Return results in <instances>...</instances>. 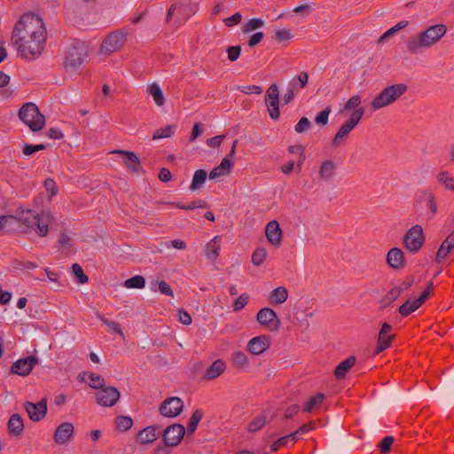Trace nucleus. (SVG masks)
Masks as SVG:
<instances>
[{
  "label": "nucleus",
  "mask_w": 454,
  "mask_h": 454,
  "mask_svg": "<svg viewBox=\"0 0 454 454\" xmlns=\"http://www.w3.org/2000/svg\"><path fill=\"white\" fill-rule=\"evenodd\" d=\"M386 261L393 270H401L405 267L404 254L397 247H393L387 252Z\"/></svg>",
  "instance_id": "nucleus-22"
},
{
  "label": "nucleus",
  "mask_w": 454,
  "mask_h": 454,
  "mask_svg": "<svg viewBox=\"0 0 454 454\" xmlns=\"http://www.w3.org/2000/svg\"><path fill=\"white\" fill-rule=\"evenodd\" d=\"M240 52L241 47L239 45L228 47L227 53L229 60L231 62L236 61L239 58Z\"/></svg>",
  "instance_id": "nucleus-59"
},
{
  "label": "nucleus",
  "mask_w": 454,
  "mask_h": 454,
  "mask_svg": "<svg viewBox=\"0 0 454 454\" xmlns=\"http://www.w3.org/2000/svg\"><path fill=\"white\" fill-rule=\"evenodd\" d=\"M113 153L123 155V162L129 170L137 176L139 175V172L142 168L141 161L135 153L124 150H115Z\"/></svg>",
  "instance_id": "nucleus-20"
},
{
  "label": "nucleus",
  "mask_w": 454,
  "mask_h": 454,
  "mask_svg": "<svg viewBox=\"0 0 454 454\" xmlns=\"http://www.w3.org/2000/svg\"><path fill=\"white\" fill-rule=\"evenodd\" d=\"M74 275L78 278L80 284L88 282V276L84 274L82 268L78 263H74L72 266Z\"/></svg>",
  "instance_id": "nucleus-53"
},
{
  "label": "nucleus",
  "mask_w": 454,
  "mask_h": 454,
  "mask_svg": "<svg viewBox=\"0 0 454 454\" xmlns=\"http://www.w3.org/2000/svg\"><path fill=\"white\" fill-rule=\"evenodd\" d=\"M24 408L32 421H41L47 413V400L46 398H43L37 403L26 402Z\"/></svg>",
  "instance_id": "nucleus-16"
},
{
  "label": "nucleus",
  "mask_w": 454,
  "mask_h": 454,
  "mask_svg": "<svg viewBox=\"0 0 454 454\" xmlns=\"http://www.w3.org/2000/svg\"><path fill=\"white\" fill-rule=\"evenodd\" d=\"M40 213H37L32 209H21V215H20V221L27 225V227L34 228L35 221Z\"/></svg>",
  "instance_id": "nucleus-35"
},
{
  "label": "nucleus",
  "mask_w": 454,
  "mask_h": 454,
  "mask_svg": "<svg viewBox=\"0 0 454 454\" xmlns=\"http://www.w3.org/2000/svg\"><path fill=\"white\" fill-rule=\"evenodd\" d=\"M51 215L49 212L42 211L35 221L33 228L40 237H45L49 232V224L51 222Z\"/></svg>",
  "instance_id": "nucleus-24"
},
{
  "label": "nucleus",
  "mask_w": 454,
  "mask_h": 454,
  "mask_svg": "<svg viewBox=\"0 0 454 454\" xmlns=\"http://www.w3.org/2000/svg\"><path fill=\"white\" fill-rule=\"evenodd\" d=\"M311 123L307 117H301L298 123L294 127V130L297 133H303L309 129Z\"/></svg>",
  "instance_id": "nucleus-56"
},
{
  "label": "nucleus",
  "mask_w": 454,
  "mask_h": 454,
  "mask_svg": "<svg viewBox=\"0 0 454 454\" xmlns=\"http://www.w3.org/2000/svg\"><path fill=\"white\" fill-rule=\"evenodd\" d=\"M325 398V396L322 393H318L311 396L304 405L303 411L305 412H311L314 409L319 407L323 403Z\"/></svg>",
  "instance_id": "nucleus-39"
},
{
  "label": "nucleus",
  "mask_w": 454,
  "mask_h": 454,
  "mask_svg": "<svg viewBox=\"0 0 454 454\" xmlns=\"http://www.w3.org/2000/svg\"><path fill=\"white\" fill-rule=\"evenodd\" d=\"M174 133V126L167 125L163 128L158 129L153 135V140H158L161 138H167L172 136Z\"/></svg>",
  "instance_id": "nucleus-48"
},
{
  "label": "nucleus",
  "mask_w": 454,
  "mask_h": 454,
  "mask_svg": "<svg viewBox=\"0 0 454 454\" xmlns=\"http://www.w3.org/2000/svg\"><path fill=\"white\" fill-rule=\"evenodd\" d=\"M226 369V364L222 359L215 360L206 371L204 374L205 380H215L218 378Z\"/></svg>",
  "instance_id": "nucleus-27"
},
{
  "label": "nucleus",
  "mask_w": 454,
  "mask_h": 454,
  "mask_svg": "<svg viewBox=\"0 0 454 454\" xmlns=\"http://www.w3.org/2000/svg\"><path fill=\"white\" fill-rule=\"evenodd\" d=\"M74 427L71 422L61 423L54 432V441L57 444L63 445L74 436Z\"/></svg>",
  "instance_id": "nucleus-19"
},
{
  "label": "nucleus",
  "mask_w": 454,
  "mask_h": 454,
  "mask_svg": "<svg viewBox=\"0 0 454 454\" xmlns=\"http://www.w3.org/2000/svg\"><path fill=\"white\" fill-rule=\"evenodd\" d=\"M265 234L271 245L277 247L281 245L283 232L276 220H272L266 224Z\"/></svg>",
  "instance_id": "nucleus-21"
},
{
  "label": "nucleus",
  "mask_w": 454,
  "mask_h": 454,
  "mask_svg": "<svg viewBox=\"0 0 454 454\" xmlns=\"http://www.w3.org/2000/svg\"><path fill=\"white\" fill-rule=\"evenodd\" d=\"M185 428L181 424L168 426L163 432V442L167 447H176L183 440Z\"/></svg>",
  "instance_id": "nucleus-10"
},
{
  "label": "nucleus",
  "mask_w": 454,
  "mask_h": 454,
  "mask_svg": "<svg viewBox=\"0 0 454 454\" xmlns=\"http://www.w3.org/2000/svg\"><path fill=\"white\" fill-rule=\"evenodd\" d=\"M44 187L46 189L47 192H51V196H55L58 192V189L56 187V183L53 179L51 178H47L45 181H44Z\"/></svg>",
  "instance_id": "nucleus-64"
},
{
  "label": "nucleus",
  "mask_w": 454,
  "mask_h": 454,
  "mask_svg": "<svg viewBox=\"0 0 454 454\" xmlns=\"http://www.w3.org/2000/svg\"><path fill=\"white\" fill-rule=\"evenodd\" d=\"M221 238L215 236L211 239L205 247L206 256L208 260L214 262L219 256Z\"/></svg>",
  "instance_id": "nucleus-29"
},
{
  "label": "nucleus",
  "mask_w": 454,
  "mask_h": 454,
  "mask_svg": "<svg viewBox=\"0 0 454 454\" xmlns=\"http://www.w3.org/2000/svg\"><path fill=\"white\" fill-rule=\"evenodd\" d=\"M394 442V438L392 436L384 437L381 442L379 443L380 450L381 454H386L390 450L391 445Z\"/></svg>",
  "instance_id": "nucleus-57"
},
{
  "label": "nucleus",
  "mask_w": 454,
  "mask_h": 454,
  "mask_svg": "<svg viewBox=\"0 0 454 454\" xmlns=\"http://www.w3.org/2000/svg\"><path fill=\"white\" fill-rule=\"evenodd\" d=\"M145 286V279L140 275L134 276L128 278L124 282V286L127 288L142 289Z\"/></svg>",
  "instance_id": "nucleus-43"
},
{
  "label": "nucleus",
  "mask_w": 454,
  "mask_h": 454,
  "mask_svg": "<svg viewBox=\"0 0 454 454\" xmlns=\"http://www.w3.org/2000/svg\"><path fill=\"white\" fill-rule=\"evenodd\" d=\"M425 242L423 229L420 225L412 226L404 235L403 243L407 250L417 253Z\"/></svg>",
  "instance_id": "nucleus-7"
},
{
  "label": "nucleus",
  "mask_w": 454,
  "mask_h": 454,
  "mask_svg": "<svg viewBox=\"0 0 454 454\" xmlns=\"http://www.w3.org/2000/svg\"><path fill=\"white\" fill-rule=\"evenodd\" d=\"M98 318L104 323V325H106L108 327V329L112 333L121 336V338H124L123 332H122L120 325L117 322L108 320L102 314H98Z\"/></svg>",
  "instance_id": "nucleus-46"
},
{
  "label": "nucleus",
  "mask_w": 454,
  "mask_h": 454,
  "mask_svg": "<svg viewBox=\"0 0 454 454\" xmlns=\"http://www.w3.org/2000/svg\"><path fill=\"white\" fill-rule=\"evenodd\" d=\"M436 179L446 190L454 192V177L448 171L439 172Z\"/></svg>",
  "instance_id": "nucleus-38"
},
{
  "label": "nucleus",
  "mask_w": 454,
  "mask_h": 454,
  "mask_svg": "<svg viewBox=\"0 0 454 454\" xmlns=\"http://www.w3.org/2000/svg\"><path fill=\"white\" fill-rule=\"evenodd\" d=\"M37 363L38 358L35 356L18 359L11 366V372L23 377L27 376Z\"/></svg>",
  "instance_id": "nucleus-15"
},
{
  "label": "nucleus",
  "mask_w": 454,
  "mask_h": 454,
  "mask_svg": "<svg viewBox=\"0 0 454 454\" xmlns=\"http://www.w3.org/2000/svg\"><path fill=\"white\" fill-rule=\"evenodd\" d=\"M223 138H224L223 135L215 136L213 137L207 139L206 144L209 147L217 148L222 144Z\"/></svg>",
  "instance_id": "nucleus-63"
},
{
  "label": "nucleus",
  "mask_w": 454,
  "mask_h": 454,
  "mask_svg": "<svg viewBox=\"0 0 454 454\" xmlns=\"http://www.w3.org/2000/svg\"><path fill=\"white\" fill-rule=\"evenodd\" d=\"M7 426L12 434L20 435L24 428L23 419L20 414H12L9 419Z\"/></svg>",
  "instance_id": "nucleus-31"
},
{
  "label": "nucleus",
  "mask_w": 454,
  "mask_h": 454,
  "mask_svg": "<svg viewBox=\"0 0 454 454\" xmlns=\"http://www.w3.org/2000/svg\"><path fill=\"white\" fill-rule=\"evenodd\" d=\"M242 20V15L239 12H235L229 18L223 20V22L226 27H233L236 24H239Z\"/></svg>",
  "instance_id": "nucleus-62"
},
{
  "label": "nucleus",
  "mask_w": 454,
  "mask_h": 454,
  "mask_svg": "<svg viewBox=\"0 0 454 454\" xmlns=\"http://www.w3.org/2000/svg\"><path fill=\"white\" fill-rule=\"evenodd\" d=\"M168 204L171 205L172 207H176L177 208L184 210H192L198 207L205 208L207 207V203L203 200L192 201L189 204H183L181 202H169Z\"/></svg>",
  "instance_id": "nucleus-44"
},
{
  "label": "nucleus",
  "mask_w": 454,
  "mask_h": 454,
  "mask_svg": "<svg viewBox=\"0 0 454 454\" xmlns=\"http://www.w3.org/2000/svg\"><path fill=\"white\" fill-rule=\"evenodd\" d=\"M160 426L152 425L148 426L137 433V441L140 444H148L153 442L159 436L157 430Z\"/></svg>",
  "instance_id": "nucleus-25"
},
{
  "label": "nucleus",
  "mask_w": 454,
  "mask_h": 454,
  "mask_svg": "<svg viewBox=\"0 0 454 454\" xmlns=\"http://www.w3.org/2000/svg\"><path fill=\"white\" fill-rule=\"evenodd\" d=\"M264 26V21L259 18H253L242 26V32L248 34Z\"/></svg>",
  "instance_id": "nucleus-41"
},
{
  "label": "nucleus",
  "mask_w": 454,
  "mask_h": 454,
  "mask_svg": "<svg viewBox=\"0 0 454 454\" xmlns=\"http://www.w3.org/2000/svg\"><path fill=\"white\" fill-rule=\"evenodd\" d=\"M148 93L153 97L158 106H161L165 104L162 90L157 83L153 82L148 87Z\"/></svg>",
  "instance_id": "nucleus-37"
},
{
  "label": "nucleus",
  "mask_w": 454,
  "mask_h": 454,
  "mask_svg": "<svg viewBox=\"0 0 454 454\" xmlns=\"http://www.w3.org/2000/svg\"><path fill=\"white\" fill-rule=\"evenodd\" d=\"M294 37L291 29H279L274 32L273 39L278 43L289 41Z\"/></svg>",
  "instance_id": "nucleus-49"
},
{
  "label": "nucleus",
  "mask_w": 454,
  "mask_h": 454,
  "mask_svg": "<svg viewBox=\"0 0 454 454\" xmlns=\"http://www.w3.org/2000/svg\"><path fill=\"white\" fill-rule=\"evenodd\" d=\"M86 51L83 46L72 45L66 52L64 67L68 72H76L82 65Z\"/></svg>",
  "instance_id": "nucleus-6"
},
{
  "label": "nucleus",
  "mask_w": 454,
  "mask_h": 454,
  "mask_svg": "<svg viewBox=\"0 0 454 454\" xmlns=\"http://www.w3.org/2000/svg\"><path fill=\"white\" fill-rule=\"evenodd\" d=\"M237 144L238 140H234L229 154L222 160L219 166L211 170L208 176L210 179H216L230 173L235 163Z\"/></svg>",
  "instance_id": "nucleus-9"
},
{
  "label": "nucleus",
  "mask_w": 454,
  "mask_h": 454,
  "mask_svg": "<svg viewBox=\"0 0 454 454\" xmlns=\"http://www.w3.org/2000/svg\"><path fill=\"white\" fill-rule=\"evenodd\" d=\"M331 111V107L327 106L323 111L318 113L315 118L316 123L325 126L328 123V117Z\"/></svg>",
  "instance_id": "nucleus-54"
},
{
  "label": "nucleus",
  "mask_w": 454,
  "mask_h": 454,
  "mask_svg": "<svg viewBox=\"0 0 454 454\" xmlns=\"http://www.w3.org/2000/svg\"><path fill=\"white\" fill-rule=\"evenodd\" d=\"M421 198L426 202L432 215H434L437 212V206L434 194L428 190H424L421 192Z\"/></svg>",
  "instance_id": "nucleus-40"
},
{
  "label": "nucleus",
  "mask_w": 454,
  "mask_h": 454,
  "mask_svg": "<svg viewBox=\"0 0 454 454\" xmlns=\"http://www.w3.org/2000/svg\"><path fill=\"white\" fill-rule=\"evenodd\" d=\"M43 149H45V145L43 144H39V145H35L25 144L24 147H23V153L27 156H31L35 153L43 150Z\"/></svg>",
  "instance_id": "nucleus-58"
},
{
  "label": "nucleus",
  "mask_w": 454,
  "mask_h": 454,
  "mask_svg": "<svg viewBox=\"0 0 454 454\" xmlns=\"http://www.w3.org/2000/svg\"><path fill=\"white\" fill-rule=\"evenodd\" d=\"M395 338V334H382L379 333L378 336V343L376 350L374 351L375 355L380 354V352L384 351L385 349L388 348L391 345V341Z\"/></svg>",
  "instance_id": "nucleus-33"
},
{
  "label": "nucleus",
  "mask_w": 454,
  "mask_h": 454,
  "mask_svg": "<svg viewBox=\"0 0 454 454\" xmlns=\"http://www.w3.org/2000/svg\"><path fill=\"white\" fill-rule=\"evenodd\" d=\"M178 320L184 325H190L192 324L191 315L184 309H180L177 311Z\"/></svg>",
  "instance_id": "nucleus-61"
},
{
  "label": "nucleus",
  "mask_w": 454,
  "mask_h": 454,
  "mask_svg": "<svg viewBox=\"0 0 454 454\" xmlns=\"http://www.w3.org/2000/svg\"><path fill=\"white\" fill-rule=\"evenodd\" d=\"M120 392L114 387H103L96 393V402L104 407L114 406L120 399Z\"/></svg>",
  "instance_id": "nucleus-12"
},
{
  "label": "nucleus",
  "mask_w": 454,
  "mask_h": 454,
  "mask_svg": "<svg viewBox=\"0 0 454 454\" xmlns=\"http://www.w3.org/2000/svg\"><path fill=\"white\" fill-rule=\"evenodd\" d=\"M88 376L90 380V382L89 383L90 387L99 390L105 386V379L100 375L94 372H90Z\"/></svg>",
  "instance_id": "nucleus-50"
},
{
  "label": "nucleus",
  "mask_w": 454,
  "mask_h": 454,
  "mask_svg": "<svg viewBox=\"0 0 454 454\" xmlns=\"http://www.w3.org/2000/svg\"><path fill=\"white\" fill-rule=\"evenodd\" d=\"M248 301L249 295L247 293H243L233 302V310L235 312L240 311L247 304Z\"/></svg>",
  "instance_id": "nucleus-52"
},
{
  "label": "nucleus",
  "mask_w": 454,
  "mask_h": 454,
  "mask_svg": "<svg viewBox=\"0 0 454 454\" xmlns=\"http://www.w3.org/2000/svg\"><path fill=\"white\" fill-rule=\"evenodd\" d=\"M408 86L404 83H395L384 88L371 102L372 110H380L395 103L406 93Z\"/></svg>",
  "instance_id": "nucleus-3"
},
{
  "label": "nucleus",
  "mask_w": 454,
  "mask_h": 454,
  "mask_svg": "<svg viewBox=\"0 0 454 454\" xmlns=\"http://www.w3.org/2000/svg\"><path fill=\"white\" fill-rule=\"evenodd\" d=\"M19 117L34 132L42 130L45 125L44 116L40 113L37 106L31 102L20 107Z\"/></svg>",
  "instance_id": "nucleus-4"
},
{
  "label": "nucleus",
  "mask_w": 454,
  "mask_h": 454,
  "mask_svg": "<svg viewBox=\"0 0 454 454\" xmlns=\"http://www.w3.org/2000/svg\"><path fill=\"white\" fill-rule=\"evenodd\" d=\"M207 176V173L204 169H198L194 172L192 184H190L189 189L191 191L199 190L206 182Z\"/></svg>",
  "instance_id": "nucleus-34"
},
{
  "label": "nucleus",
  "mask_w": 454,
  "mask_h": 454,
  "mask_svg": "<svg viewBox=\"0 0 454 454\" xmlns=\"http://www.w3.org/2000/svg\"><path fill=\"white\" fill-rule=\"evenodd\" d=\"M233 361L236 366L244 367L248 363L247 356L242 351H237L234 354Z\"/></svg>",
  "instance_id": "nucleus-55"
},
{
  "label": "nucleus",
  "mask_w": 454,
  "mask_h": 454,
  "mask_svg": "<svg viewBox=\"0 0 454 454\" xmlns=\"http://www.w3.org/2000/svg\"><path fill=\"white\" fill-rule=\"evenodd\" d=\"M356 361V357L354 356H350L344 361L340 362L334 370L336 379L340 380L345 378L350 368L355 365Z\"/></svg>",
  "instance_id": "nucleus-28"
},
{
  "label": "nucleus",
  "mask_w": 454,
  "mask_h": 454,
  "mask_svg": "<svg viewBox=\"0 0 454 454\" xmlns=\"http://www.w3.org/2000/svg\"><path fill=\"white\" fill-rule=\"evenodd\" d=\"M265 103L268 106V111L272 120L279 118V93L278 87L276 83H272L265 94Z\"/></svg>",
  "instance_id": "nucleus-11"
},
{
  "label": "nucleus",
  "mask_w": 454,
  "mask_h": 454,
  "mask_svg": "<svg viewBox=\"0 0 454 454\" xmlns=\"http://www.w3.org/2000/svg\"><path fill=\"white\" fill-rule=\"evenodd\" d=\"M115 425L119 431L125 432L132 427L133 419L129 416H117Z\"/></svg>",
  "instance_id": "nucleus-42"
},
{
  "label": "nucleus",
  "mask_w": 454,
  "mask_h": 454,
  "mask_svg": "<svg viewBox=\"0 0 454 454\" xmlns=\"http://www.w3.org/2000/svg\"><path fill=\"white\" fill-rule=\"evenodd\" d=\"M46 38V27L42 18L27 12L15 24L12 41L23 59L34 60L41 56Z\"/></svg>",
  "instance_id": "nucleus-1"
},
{
  "label": "nucleus",
  "mask_w": 454,
  "mask_h": 454,
  "mask_svg": "<svg viewBox=\"0 0 454 454\" xmlns=\"http://www.w3.org/2000/svg\"><path fill=\"white\" fill-rule=\"evenodd\" d=\"M361 97L358 95L352 96L344 105L343 110L344 111H356V109H359L358 107L361 104Z\"/></svg>",
  "instance_id": "nucleus-51"
},
{
  "label": "nucleus",
  "mask_w": 454,
  "mask_h": 454,
  "mask_svg": "<svg viewBox=\"0 0 454 454\" xmlns=\"http://www.w3.org/2000/svg\"><path fill=\"white\" fill-rule=\"evenodd\" d=\"M447 33L444 24H436L409 37L405 42L408 53L417 55L436 44Z\"/></svg>",
  "instance_id": "nucleus-2"
},
{
  "label": "nucleus",
  "mask_w": 454,
  "mask_h": 454,
  "mask_svg": "<svg viewBox=\"0 0 454 454\" xmlns=\"http://www.w3.org/2000/svg\"><path fill=\"white\" fill-rule=\"evenodd\" d=\"M267 256L266 249L263 247L256 248L252 254V262L255 266H261Z\"/></svg>",
  "instance_id": "nucleus-47"
},
{
  "label": "nucleus",
  "mask_w": 454,
  "mask_h": 454,
  "mask_svg": "<svg viewBox=\"0 0 454 454\" xmlns=\"http://www.w3.org/2000/svg\"><path fill=\"white\" fill-rule=\"evenodd\" d=\"M150 288L153 292L159 290L162 294L171 297L174 296V292L171 286L165 280H155L151 282Z\"/></svg>",
  "instance_id": "nucleus-36"
},
{
  "label": "nucleus",
  "mask_w": 454,
  "mask_h": 454,
  "mask_svg": "<svg viewBox=\"0 0 454 454\" xmlns=\"http://www.w3.org/2000/svg\"><path fill=\"white\" fill-rule=\"evenodd\" d=\"M288 298V291L284 286H278L275 288L270 296V302L272 305L282 304Z\"/></svg>",
  "instance_id": "nucleus-32"
},
{
  "label": "nucleus",
  "mask_w": 454,
  "mask_h": 454,
  "mask_svg": "<svg viewBox=\"0 0 454 454\" xmlns=\"http://www.w3.org/2000/svg\"><path fill=\"white\" fill-rule=\"evenodd\" d=\"M413 282L414 278L412 277H407L397 286L390 289L381 300L383 306H387L395 301L403 292L407 291L413 285Z\"/></svg>",
  "instance_id": "nucleus-18"
},
{
  "label": "nucleus",
  "mask_w": 454,
  "mask_h": 454,
  "mask_svg": "<svg viewBox=\"0 0 454 454\" xmlns=\"http://www.w3.org/2000/svg\"><path fill=\"white\" fill-rule=\"evenodd\" d=\"M256 319L260 325L269 328L270 331H278L281 325L276 312L270 308L261 309L257 312Z\"/></svg>",
  "instance_id": "nucleus-13"
},
{
  "label": "nucleus",
  "mask_w": 454,
  "mask_h": 454,
  "mask_svg": "<svg viewBox=\"0 0 454 454\" xmlns=\"http://www.w3.org/2000/svg\"><path fill=\"white\" fill-rule=\"evenodd\" d=\"M266 417L264 415H257L247 425V430L251 433L257 432L266 424Z\"/></svg>",
  "instance_id": "nucleus-45"
},
{
  "label": "nucleus",
  "mask_w": 454,
  "mask_h": 454,
  "mask_svg": "<svg viewBox=\"0 0 454 454\" xmlns=\"http://www.w3.org/2000/svg\"><path fill=\"white\" fill-rule=\"evenodd\" d=\"M336 168V164L331 160L323 161L319 168L320 179L329 181L333 176Z\"/></svg>",
  "instance_id": "nucleus-30"
},
{
  "label": "nucleus",
  "mask_w": 454,
  "mask_h": 454,
  "mask_svg": "<svg viewBox=\"0 0 454 454\" xmlns=\"http://www.w3.org/2000/svg\"><path fill=\"white\" fill-rule=\"evenodd\" d=\"M433 283H429L427 287L422 292L420 296L416 300H408L402 304L398 311L403 317H407L415 310H417L427 300L431 292Z\"/></svg>",
  "instance_id": "nucleus-14"
},
{
  "label": "nucleus",
  "mask_w": 454,
  "mask_h": 454,
  "mask_svg": "<svg viewBox=\"0 0 454 454\" xmlns=\"http://www.w3.org/2000/svg\"><path fill=\"white\" fill-rule=\"evenodd\" d=\"M127 32L123 30H117L109 34L102 42L100 51L106 54H111L124 44L126 41Z\"/></svg>",
  "instance_id": "nucleus-8"
},
{
  "label": "nucleus",
  "mask_w": 454,
  "mask_h": 454,
  "mask_svg": "<svg viewBox=\"0 0 454 454\" xmlns=\"http://www.w3.org/2000/svg\"><path fill=\"white\" fill-rule=\"evenodd\" d=\"M239 90L245 94H261L262 92V88L258 85H248L239 87Z\"/></svg>",
  "instance_id": "nucleus-60"
},
{
  "label": "nucleus",
  "mask_w": 454,
  "mask_h": 454,
  "mask_svg": "<svg viewBox=\"0 0 454 454\" xmlns=\"http://www.w3.org/2000/svg\"><path fill=\"white\" fill-rule=\"evenodd\" d=\"M454 248V230L452 232L443 240L440 246L436 255L435 261L441 262L447 254Z\"/></svg>",
  "instance_id": "nucleus-26"
},
{
  "label": "nucleus",
  "mask_w": 454,
  "mask_h": 454,
  "mask_svg": "<svg viewBox=\"0 0 454 454\" xmlns=\"http://www.w3.org/2000/svg\"><path fill=\"white\" fill-rule=\"evenodd\" d=\"M364 114V108H359L354 111L349 119L347 120L339 129L332 140V145L334 147H339L347 139L348 134L353 130L360 122L363 115Z\"/></svg>",
  "instance_id": "nucleus-5"
},
{
  "label": "nucleus",
  "mask_w": 454,
  "mask_h": 454,
  "mask_svg": "<svg viewBox=\"0 0 454 454\" xmlns=\"http://www.w3.org/2000/svg\"><path fill=\"white\" fill-rule=\"evenodd\" d=\"M270 346V337L260 335L251 339L247 344V349L254 355H260Z\"/></svg>",
  "instance_id": "nucleus-23"
},
{
  "label": "nucleus",
  "mask_w": 454,
  "mask_h": 454,
  "mask_svg": "<svg viewBox=\"0 0 454 454\" xmlns=\"http://www.w3.org/2000/svg\"><path fill=\"white\" fill-rule=\"evenodd\" d=\"M184 403L178 397L167 398L160 407V412L162 416L174 418L179 415L183 410Z\"/></svg>",
  "instance_id": "nucleus-17"
}]
</instances>
